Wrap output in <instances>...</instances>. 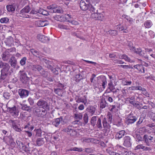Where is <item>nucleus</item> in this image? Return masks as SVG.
<instances>
[{"instance_id":"obj_1","label":"nucleus","mask_w":155,"mask_h":155,"mask_svg":"<svg viewBox=\"0 0 155 155\" xmlns=\"http://www.w3.org/2000/svg\"><path fill=\"white\" fill-rule=\"evenodd\" d=\"M0 68H2L1 70L0 81L7 80L11 74V72L9 70L10 68L9 65L7 63L1 61Z\"/></svg>"},{"instance_id":"obj_2","label":"nucleus","mask_w":155,"mask_h":155,"mask_svg":"<svg viewBox=\"0 0 155 155\" xmlns=\"http://www.w3.org/2000/svg\"><path fill=\"white\" fill-rule=\"evenodd\" d=\"M40 60L43 62L45 67L50 70L53 73L56 74H58V72L56 69L54 68L53 62L50 61L48 58L45 57H39Z\"/></svg>"},{"instance_id":"obj_3","label":"nucleus","mask_w":155,"mask_h":155,"mask_svg":"<svg viewBox=\"0 0 155 155\" xmlns=\"http://www.w3.org/2000/svg\"><path fill=\"white\" fill-rule=\"evenodd\" d=\"M33 112L35 115L38 117H43L47 114V111L41 107H36L33 108Z\"/></svg>"},{"instance_id":"obj_4","label":"nucleus","mask_w":155,"mask_h":155,"mask_svg":"<svg viewBox=\"0 0 155 155\" xmlns=\"http://www.w3.org/2000/svg\"><path fill=\"white\" fill-rule=\"evenodd\" d=\"M37 105V107H41L46 110L49 108V105L47 102L42 99H40L38 101Z\"/></svg>"},{"instance_id":"obj_5","label":"nucleus","mask_w":155,"mask_h":155,"mask_svg":"<svg viewBox=\"0 0 155 155\" xmlns=\"http://www.w3.org/2000/svg\"><path fill=\"white\" fill-rule=\"evenodd\" d=\"M80 5L81 9L84 11L89 10L90 7L89 2L87 0H81L80 2Z\"/></svg>"},{"instance_id":"obj_6","label":"nucleus","mask_w":155,"mask_h":155,"mask_svg":"<svg viewBox=\"0 0 155 155\" xmlns=\"http://www.w3.org/2000/svg\"><path fill=\"white\" fill-rule=\"evenodd\" d=\"M63 130L71 136H75L77 134V132L73 126H68L67 128L64 129Z\"/></svg>"},{"instance_id":"obj_7","label":"nucleus","mask_w":155,"mask_h":155,"mask_svg":"<svg viewBox=\"0 0 155 155\" xmlns=\"http://www.w3.org/2000/svg\"><path fill=\"white\" fill-rule=\"evenodd\" d=\"M31 10V8L29 6H25L21 10L20 13V16L22 17L28 18L29 16L27 15H26L25 13H28Z\"/></svg>"},{"instance_id":"obj_8","label":"nucleus","mask_w":155,"mask_h":155,"mask_svg":"<svg viewBox=\"0 0 155 155\" xmlns=\"http://www.w3.org/2000/svg\"><path fill=\"white\" fill-rule=\"evenodd\" d=\"M97 12H94L91 13V18L94 19L96 20H102L104 17V14L102 13H97Z\"/></svg>"},{"instance_id":"obj_9","label":"nucleus","mask_w":155,"mask_h":155,"mask_svg":"<svg viewBox=\"0 0 155 155\" xmlns=\"http://www.w3.org/2000/svg\"><path fill=\"white\" fill-rule=\"evenodd\" d=\"M19 74L20 75V80L22 83L25 84L28 81L29 78L24 71H20Z\"/></svg>"},{"instance_id":"obj_10","label":"nucleus","mask_w":155,"mask_h":155,"mask_svg":"<svg viewBox=\"0 0 155 155\" xmlns=\"http://www.w3.org/2000/svg\"><path fill=\"white\" fill-rule=\"evenodd\" d=\"M64 124V122L61 117L54 119L52 121V124L56 127H58L61 124Z\"/></svg>"},{"instance_id":"obj_11","label":"nucleus","mask_w":155,"mask_h":155,"mask_svg":"<svg viewBox=\"0 0 155 155\" xmlns=\"http://www.w3.org/2000/svg\"><path fill=\"white\" fill-rule=\"evenodd\" d=\"M8 110L11 114L14 117H17L18 115V111L15 106H14L12 107H8Z\"/></svg>"},{"instance_id":"obj_12","label":"nucleus","mask_w":155,"mask_h":155,"mask_svg":"<svg viewBox=\"0 0 155 155\" xmlns=\"http://www.w3.org/2000/svg\"><path fill=\"white\" fill-rule=\"evenodd\" d=\"M137 120V117L130 114H129L127 117L126 123L127 124L134 123Z\"/></svg>"},{"instance_id":"obj_13","label":"nucleus","mask_w":155,"mask_h":155,"mask_svg":"<svg viewBox=\"0 0 155 155\" xmlns=\"http://www.w3.org/2000/svg\"><path fill=\"white\" fill-rule=\"evenodd\" d=\"M29 92L28 90L23 89H20L18 91V94L21 98L27 97L29 95Z\"/></svg>"},{"instance_id":"obj_14","label":"nucleus","mask_w":155,"mask_h":155,"mask_svg":"<svg viewBox=\"0 0 155 155\" xmlns=\"http://www.w3.org/2000/svg\"><path fill=\"white\" fill-rule=\"evenodd\" d=\"M11 54L10 53L6 51L4 52L2 55V60L5 61H8L11 58Z\"/></svg>"},{"instance_id":"obj_15","label":"nucleus","mask_w":155,"mask_h":155,"mask_svg":"<svg viewBox=\"0 0 155 155\" xmlns=\"http://www.w3.org/2000/svg\"><path fill=\"white\" fill-rule=\"evenodd\" d=\"M125 132L124 130H121L117 132H115L114 138L116 140H119L125 135Z\"/></svg>"},{"instance_id":"obj_16","label":"nucleus","mask_w":155,"mask_h":155,"mask_svg":"<svg viewBox=\"0 0 155 155\" xmlns=\"http://www.w3.org/2000/svg\"><path fill=\"white\" fill-rule=\"evenodd\" d=\"M124 142L123 143L124 145L127 147H130L131 146L130 142L131 138L128 136H125L124 137Z\"/></svg>"},{"instance_id":"obj_17","label":"nucleus","mask_w":155,"mask_h":155,"mask_svg":"<svg viewBox=\"0 0 155 155\" xmlns=\"http://www.w3.org/2000/svg\"><path fill=\"white\" fill-rule=\"evenodd\" d=\"M16 7V5L15 3H11V4L7 5L6 8L7 11L9 12L14 13Z\"/></svg>"},{"instance_id":"obj_18","label":"nucleus","mask_w":155,"mask_h":155,"mask_svg":"<svg viewBox=\"0 0 155 155\" xmlns=\"http://www.w3.org/2000/svg\"><path fill=\"white\" fill-rule=\"evenodd\" d=\"M37 38L39 41L44 43L48 42L50 40L49 38L43 35H38Z\"/></svg>"},{"instance_id":"obj_19","label":"nucleus","mask_w":155,"mask_h":155,"mask_svg":"<svg viewBox=\"0 0 155 155\" xmlns=\"http://www.w3.org/2000/svg\"><path fill=\"white\" fill-rule=\"evenodd\" d=\"M35 24L38 27H43L48 25L47 21L42 20H38L35 21Z\"/></svg>"},{"instance_id":"obj_20","label":"nucleus","mask_w":155,"mask_h":155,"mask_svg":"<svg viewBox=\"0 0 155 155\" xmlns=\"http://www.w3.org/2000/svg\"><path fill=\"white\" fill-rule=\"evenodd\" d=\"M138 149H142L143 151H150L152 148L150 147L144 146L142 144H139L137 145L135 148V150Z\"/></svg>"},{"instance_id":"obj_21","label":"nucleus","mask_w":155,"mask_h":155,"mask_svg":"<svg viewBox=\"0 0 155 155\" xmlns=\"http://www.w3.org/2000/svg\"><path fill=\"white\" fill-rule=\"evenodd\" d=\"M9 62L12 67L13 68H15L17 63V61L15 57L12 56L10 59Z\"/></svg>"},{"instance_id":"obj_22","label":"nucleus","mask_w":155,"mask_h":155,"mask_svg":"<svg viewBox=\"0 0 155 155\" xmlns=\"http://www.w3.org/2000/svg\"><path fill=\"white\" fill-rule=\"evenodd\" d=\"M100 108L103 109L105 108L107 105V103L105 100V98L102 97L100 99Z\"/></svg>"},{"instance_id":"obj_23","label":"nucleus","mask_w":155,"mask_h":155,"mask_svg":"<svg viewBox=\"0 0 155 155\" xmlns=\"http://www.w3.org/2000/svg\"><path fill=\"white\" fill-rule=\"evenodd\" d=\"M143 139L145 140L147 145L149 146L150 145V143L149 141L153 140V137L150 136H148L147 134H145L143 136Z\"/></svg>"},{"instance_id":"obj_24","label":"nucleus","mask_w":155,"mask_h":155,"mask_svg":"<svg viewBox=\"0 0 155 155\" xmlns=\"http://www.w3.org/2000/svg\"><path fill=\"white\" fill-rule=\"evenodd\" d=\"M31 68L32 70L35 71H38L40 72L44 70L42 67L38 64L32 65Z\"/></svg>"},{"instance_id":"obj_25","label":"nucleus","mask_w":155,"mask_h":155,"mask_svg":"<svg viewBox=\"0 0 155 155\" xmlns=\"http://www.w3.org/2000/svg\"><path fill=\"white\" fill-rule=\"evenodd\" d=\"M46 140V139L44 138H39L37 139L36 141V143L37 146H40L43 145Z\"/></svg>"},{"instance_id":"obj_26","label":"nucleus","mask_w":155,"mask_h":155,"mask_svg":"<svg viewBox=\"0 0 155 155\" xmlns=\"http://www.w3.org/2000/svg\"><path fill=\"white\" fill-rule=\"evenodd\" d=\"M21 109L23 110L27 111L29 112H30L31 111L32 107L28 106L26 104H21Z\"/></svg>"},{"instance_id":"obj_27","label":"nucleus","mask_w":155,"mask_h":155,"mask_svg":"<svg viewBox=\"0 0 155 155\" xmlns=\"http://www.w3.org/2000/svg\"><path fill=\"white\" fill-rule=\"evenodd\" d=\"M119 58L120 59H123L127 62H133L134 61L132 60L129 57L125 54H123L121 55L120 57L119 56Z\"/></svg>"},{"instance_id":"obj_28","label":"nucleus","mask_w":155,"mask_h":155,"mask_svg":"<svg viewBox=\"0 0 155 155\" xmlns=\"http://www.w3.org/2000/svg\"><path fill=\"white\" fill-rule=\"evenodd\" d=\"M16 143L19 148L23 150L25 149V151L28 150L27 148L24 145L23 143L21 141L17 140Z\"/></svg>"},{"instance_id":"obj_29","label":"nucleus","mask_w":155,"mask_h":155,"mask_svg":"<svg viewBox=\"0 0 155 155\" xmlns=\"http://www.w3.org/2000/svg\"><path fill=\"white\" fill-rule=\"evenodd\" d=\"M87 111L92 116L94 114L96 111V108L94 106H90L87 109Z\"/></svg>"},{"instance_id":"obj_30","label":"nucleus","mask_w":155,"mask_h":155,"mask_svg":"<svg viewBox=\"0 0 155 155\" xmlns=\"http://www.w3.org/2000/svg\"><path fill=\"white\" fill-rule=\"evenodd\" d=\"M97 116H94L92 117L91 119V124L94 127L96 126L97 120Z\"/></svg>"},{"instance_id":"obj_31","label":"nucleus","mask_w":155,"mask_h":155,"mask_svg":"<svg viewBox=\"0 0 155 155\" xmlns=\"http://www.w3.org/2000/svg\"><path fill=\"white\" fill-rule=\"evenodd\" d=\"M82 79V76L80 73H78L76 74L74 78V80L77 83L79 82Z\"/></svg>"},{"instance_id":"obj_32","label":"nucleus","mask_w":155,"mask_h":155,"mask_svg":"<svg viewBox=\"0 0 155 155\" xmlns=\"http://www.w3.org/2000/svg\"><path fill=\"white\" fill-rule=\"evenodd\" d=\"M77 101L78 103H80L81 102L83 103L84 105H86L87 104V100L86 97L84 96V97H80L79 98L78 100Z\"/></svg>"},{"instance_id":"obj_33","label":"nucleus","mask_w":155,"mask_h":155,"mask_svg":"<svg viewBox=\"0 0 155 155\" xmlns=\"http://www.w3.org/2000/svg\"><path fill=\"white\" fill-rule=\"evenodd\" d=\"M24 128H28L30 130H32L34 128V126L32 125L31 123L29 122L25 125Z\"/></svg>"},{"instance_id":"obj_34","label":"nucleus","mask_w":155,"mask_h":155,"mask_svg":"<svg viewBox=\"0 0 155 155\" xmlns=\"http://www.w3.org/2000/svg\"><path fill=\"white\" fill-rule=\"evenodd\" d=\"M108 86H109L108 89H107V91H108V90H109L108 91V93H110L112 91H113L115 89V88L114 87L113 82L111 80H110V82L108 83Z\"/></svg>"},{"instance_id":"obj_35","label":"nucleus","mask_w":155,"mask_h":155,"mask_svg":"<svg viewBox=\"0 0 155 155\" xmlns=\"http://www.w3.org/2000/svg\"><path fill=\"white\" fill-rule=\"evenodd\" d=\"M153 25L152 21L150 20L146 21L144 23V25L146 28H150Z\"/></svg>"},{"instance_id":"obj_36","label":"nucleus","mask_w":155,"mask_h":155,"mask_svg":"<svg viewBox=\"0 0 155 155\" xmlns=\"http://www.w3.org/2000/svg\"><path fill=\"white\" fill-rule=\"evenodd\" d=\"M50 11L51 13H61L62 12V11L60 9L58 6L56 7L51 10Z\"/></svg>"},{"instance_id":"obj_37","label":"nucleus","mask_w":155,"mask_h":155,"mask_svg":"<svg viewBox=\"0 0 155 155\" xmlns=\"http://www.w3.org/2000/svg\"><path fill=\"white\" fill-rule=\"evenodd\" d=\"M96 126L100 129H101L102 128L101 121L100 118L97 117V120Z\"/></svg>"},{"instance_id":"obj_38","label":"nucleus","mask_w":155,"mask_h":155,"mask_svg":"<svg viewBox=\"0 0 155 155\" xmlns=\"http://www.w3.org/2000/svg\"><path fill=\"white\" fill-rule=\"evenodd\" d=\"M101 81L102 82V86L103 88H105V85L107 84V78L106 77L104 76H103L101 78Z\"/></svg>"},{"instance_id":"obj_39","label":"nucleus","mask_w":155,"mask_h":155,"mask_svg":"<svg viewBox=\"0 0 155 155\" xmlns=\"http://www.w3.org/2000/svg\"><path fill=\"white\" fill-rule=\"evenodd\" d=\"M83 115L81 113H78L74 114V117L75 119L79 120H81L82 118Z\"/></svg>"},{"instance_id":"obj_40","label":"nucleus","mask_w":155,"mask_h":155,"mask_svg":"<svg viewBox=\"0 0 155 155\" xmlns=\"http://www.w3.org/2000/svg\"><path fill=\"white\" fill-rule=\"evenodd\" d=\"M38 13L43 15H49L48 12L46 10L40 8L38 10Z\"/></svg>"},{"instance_id":"obj_41","label":"nucleus","mask_w":155,"mask_h":155,"mask_svg":"<svg viewBox=\"0 0 155 155\" xmlns=\"http://www.w3.org/2000/svg\"><path fill=\"white\" fill-rule=\"evenodd\" d=\"M30 51L36 57H38V56H39L40 54L39 52L33 49H31Z\"/></svg>"},{"instance_id":"obj_42","label":"nucleus","mask_w":155,"mask_h":155,"mask_svg":"<svg viewBox=\"0 0 155 155\" xmlns=\"http://www.w3.org/2000/svg\"><path fill=\"white\" fill-rule=\"evenodd\" d=\"M27 58L26 57H24L22 58L20 61V64L22 66H24L25 64Z\"/></svg>"},{"instance_id":"obj_43","label":"nucleus","mask_w":155,"mask_h":155,"mask_svg":"<svg viewBox=\"0 0 155 155\" xmlns=\"http://www.w3.org/2000/svg\"><path fill=\"white\" fill-rule=\"evenodd\" d=\"M102 124L104 128H108L109 125V124L107 122L105 118H104L103 119Z\"/></svg>"},{"instance_id":"obj_44","label":"nucleus","mask_w":155,"mask_h":155,"mask_svg":"<svg viewBox=\"0 0 155 155\" xmlns=\"http://www.w3.org/2000/svg\"><path fill=\"white\" fill-rule=\"evenodd\" d=\"M62 90L59 89L58 88L54 89V93L58 95V96H62L61 91Z\"/></svg>"},{"instance_id":"obj_45","label":"nucleus","mask_w":155,"mask_h":155,"mask_svg":"<svg viewBox=\"0 0 155 155\" xmlns=\"http://www.w3.org/2000/svg\"><path fill=\"white\" fill-rule=\"evenodd\" d=\"M9 138L10 139L9 143L10 144L11 148L12 149L15 147L16 144L15 142H13V139H12V137L11 136L9 137Z\"/></svg>"},{"instance_id":"obj_46","label":"nucleus","mask_w":155,"mask_h":155,"mask_svg":"<svg viewBox=\"0 0 155 155\" xmlns=\"http://www.w3.org/2000/svg\"><path fill=\"white\" fill-rule=\"evenodd\" d=\"M34 131L36 132L35 136L37 137H41V131L40 129H35Z\"/></svg>"},{"instance_id":"obj_47","label":"nucleus","mask_w":155,"mask_h":155,"mask_svg":"<svg viewBox=\"0 0 155 155\" xmlns=\"http://www.w3.org/2000/svg\"><path fill=\"white\" fill-rule=\"evenodd\" d=\"M9 19L7 17H4L1 18L0 20V22L2 23H7L9 22Z\"/></svg>"},{"instance_id":"obj_48","label":"nucleus","mask_w":155,"mask_h":155,"mask_svg":"<svg viewBox=\"0 0 155 155\" xmlns=\"http://www.w3.org/2000/svg\"><path fill=\"white\" fill-rule=\"evenodd\" d=\"M107 117L108 119V122L111 123L112 121V114L110 112H108L107 115Z\"/></svg>"},{"instance_id":"obj_49","label":"nucleus","mask_w":155,"mask_h":155,"mask_svg":"<svg viewBox=\"0 0 155 155\" xmlns=\"http://www.w3.org/2000/svg\"><path fill=\"white\" fill-rule=\"evenodd\" d=\"M88 115L87 113H85L84 114L83 117V120L84 123L85 124H87L88 122Z\"/></svg>"},{"instance_id":"obj_50","label":"nucleus","mask_w":155,"mask_h":155,"mask_svg":"<svg viewBox=\"0 0 155 155\" xmlns=\"http://www.w3.org/2000/svg\"><path fill=\"white\" fill-rule=\"evenodd\" d=\"M9 123L12 124V127L13 128L17 126V123L16 121L10 120L9 121Z\"/></svg>"},{"instance_id":"obj_51","label":"nucleus","mask_w":155,"mask_h":155,"mask_svg":"<svg viewBox=\"0 0 155 155\" xmlns=\"http://www.w3.org/2000/svg\"><path fill=\"white\" fill-rule=\"evenodd\" d=\"M109 34L112 36H116L117 35V31L115 30H110L109 31Z\"/></svg>"},{"instance_id":"obj_52","label":"nucleus","mask_w":155,"mask_h":155,"mask_svg":"<svg viewBox=\"0 0 155 155\" xmlns=\"http://www.w3.org/2000/svg\"><path fill=\"white\" fill-rule=\"evenodd\" d=\"M12 38H11L6 40L5 41V42L7 43V45H10L12 44Z\"/></svg>"},{"instance_id":"obj_53","label":"nucleus","mask_w":155,"mask_h":155,"mask_svg":"<svg viewBox=\"0 0 155 155\" xmlns=\"http://www.w3.org/2000/svg\"><path fill=\"white\" fill-rule=\"evenodd\" d=\"M11 96V94L8 92H5L3 94L4 97L6 99H8Z\"/></svg>"},{"instance_id":"obj_54","label":"nucleus","mask_w":155,"mask_h":155,"mask_svg":"<svg viewBox=\"0 0 155 155\" xmlns=\"http://www.w3.org/2000/svg\"><path fill=\"white\" fill-rule=\"evenodd\" d=\"M132 83L131 81H128L127 80H123L122 81V83L124 85H128Z\"/></svg>"},{"instance_id":"obj_55","label":"nucleus","mask_w":155,"mask_h":155,"mask_svg":"<svg viewBox=\"0 0 155 155\" xmlns=\"http://www.w3.org/2000/svg\"><path fill=\"white\" fill-rule=\"evenodd\" d=\"M120 67H121L123 68L128 69V68H133L131 66L128 65H119Z\"/></svg>"},{"instance_id":"obj_56","label":"nucleus","mask_w":155,"mask_h":155,"mask_svg":"<svg viewBox=\"0 0 155 155\" xmlns=\"http://www.w3.org/2000/svg\"><path fill=\"white\" fill-rule=\"evenodd\" d=\"M91 139L87 138H83L81 139V140L83 143H84V142H89L91 141Z\"/></svg>"},{"instance_id":"obj_57","label":"nucleus","mask_w":155,"mask_h":155,"mask_svg":"<svg viewBox=\"0 0 155 155\" xmlns=\"http://www.w3.org/2000/svg\"><path fill=\"white\" fill-rule=\"evenodd\" d=\"M28 101L31 105H33L34 104V100L31 97H29L28 98Z\"/></svg>"},{"instance_id":"obj_58","label":"nucleus","mask_w":155,"mask_h":155,"mask_svg":"<svg viewBox=\"0 0 155 155\" xmlns=\"http://www.w3.org/2000/svg\"><path fill=\"white\" fill-rule=\"evenodd\" d=\"M64 16L66 21L68 22H70V21L69 19L71 18V15L69 14H66Z\"/></svg>"},{"instance_id":"obj_59","label":"nucleus","mask_w":155,"mask_h":155,"mask_svg":"<svg viewBox=\"0 0 155 155\" xmlns=\"http://www.w3.org/2000/svg\"><path fill=\"white\" fill-rule=\"evenodd\" d=\"M137 102H136L134 105V107H136L137 109L139 110L141 109V106H140V104L137 103Z\"/></svg>"},{"instance_id":"obj_60","label":"nucleus","mask_w":155,"mask_h":155,"mask_svg":"<svg viewBox=\"0 0 155 155\" xmlns=\"http://www.w3.org/2000/svg\"><path fill=\"white\" fill-rule=\"evenodd\" d=\"M58 6V5L54 4V5H52L48 6L47 7V8L48 9L51 10L55 8V7H57Z\"/></svg>"},{"instance_id":"obj_61","label":"nucleus","mask_w":155,"mask_h":155,"mask_svg":"<svg viewBox=\"0 0 155 155\" xmlns=\"http://www.w3.org/2000/svg\"><path fill=\"white\" fill-rule=\"evenodd\" d=\"M57 87H59V89L62 90L64 89V85L60 83H58L57 84Z\"/></svg>"},{"instance_id":"obj_62","label":"nucleus","mask_w":155,"mask_h":155,"mask_svg":"<svg viewBox=\"0 0 155 155\" xmlns=\"http://www.w3.org/2000/svg\"><path fill=\"white\" fill-rule=\"evenodd\" d=\"M59 27L61 29H68L69 28L66 25H59Z\"/></svg>"},{"instance_id":"obj_63","label":"nucleus","mask_w":155,"mask_h":155,"mask_svg":"<svg viewBox=\"0 0 155 155\" xmlns=\"http://www.w3.org/2000/svg\"><path fill=\"white\" fill-rule=\"evenodd\" d=\"M142 50L141 49L139 48L137 49L136 48V51H135L134 52L137 54H139L140 55L141 54V52Z\"/></svg>"},{"instance_id":"obj_64","label":"nucleus","mask_w":155,"mask_h":155,"mask_svg":"<svg viewBox=\"0 0 155 155\" xmlns=\"http://www.w3.org/2000/svg\"><path fill=\"white\" fill-rule=\"evenodd\" d=\"M150 118L154 121L155 120V113L153 112L150 114Z\"/></svg>"}]
</instances>
